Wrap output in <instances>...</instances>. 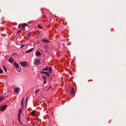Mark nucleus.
<instances>
[{
    "label": "nucleus",
    "mask_w": 126,
    "mask_h": 126,
    "mask_svg": "<svg viewBox=\"0 0 126 126\" xmlns=\"http://www.w3.org/2000/svg\"><path fill=\"white\" fill-rule=\"evenodd\" d=\"M22 112V110L21 109H19L18 110V120L20 123L21 122L20 120V116Z\"/></svg>",
    "instance_id": "f257e3e1"
},
{
    "label": "nucleus",
    "mask_w": 126,
    "mask_h": 126,
    "mask_svg": "<svg viewBox=\"0 0 126 126\" xmlns=\"http://www.w3.org/2000/svg\"><path fill=\"white\" fill-rule=\"evenodd\" d=\"M40 62V60L39 59H37L35 61V63L37 65H38Z\"/></svg>",
    "instance_id": "f03ea898"
},
{
    "label": "nucleus",
    "mask_w": 126,
    "mask_h": 126,
    "mask_svg": "<svg viewBox=\"0 0 126 126\" xmlns=\"http://www.w3.org/2000/svg\"><path fill=\"white\" fill-rule=\"evenodd\" d=\"M7 106L4 105L2 107H0V111H4L6 108Z\"/></svg>",
    "instance_id": "7ed1b4c3"
},
{
    "label": "nucleus",
    "mask_w": 126,
    "mask_h": 126,
    "mask_svg": "<svg viewBox=\"0 0 126 126\" xmlns=\"http://www.w3.org/2000/svg\"><path fill=\"white\" fill-rule=\"evenodd\" d=\"M27 26V24L26 23H24L23 25L22 28L21 29L23 31H24L25 30V26Z\"/></svg>",
    "instance_id": "20e7f679"
},
{
    "label": "nucleus",
    "mask_w": 126,
    "mask_h": 126,
    "mask_svg": "<svg viewBox=\"0 0 126 126\" xmlns=\"http://www.w3.org/2000/svg\"><path fill=\"white\" fill-rule=\"evenodd\" d=\"M41 73H43L45 75H46L48 77H49L50 76V75L47 72H44V71H41Z\"/></svg>",
    "instance_id": "39448f33"
},
{
    "label": "nucleus",
    "mask_w": 126,
    "mask_h": 126,
    "mask_svg": "<svg viewBox=\"0 0 126 126\" xmlns=\"http://www.w3.org/2000/svg\"><path fill=\"white\" fill-rule=\"evenodd\" d=\"M35 55L37 56H40L41 55V53L39 51H38L35 53Z\"/></svg>",
    "instance_id": "423d86ee"
},
{
    "label": "nucleus",
    "mask_w": 126,
    "mask_h": 126,
    "mask_svg": "<svg viewBox=\"0 0 126 126\" xmlns=\"http://www.w3.org/2000/svg\"><path fill=\"white\" fill-rule=\"evenodd\" d=\"M21 65L23 67H24L25 66L27 65L26 63L23 62H21Z\"/></svg>",
    "instance_id": "0eeeda50"
},
{
    "label": "nucleus",
    "mask_w": 126,
    "mask_h": 126,
    "mask_svg": "<svg viewBox=\"0 0 126 126\" xmlns=\"http://www.w3.org/2000/svg\"><path fill=\"white\" fill-rule=\"evenodd\" d=\"M42 41L44 42H47V43H49L50 42L49 40L45 39H42Z\"/></svg>",
    "instance_id": "6e6552de"
},
{
    "label": "nucleus",
    "mask_w": 126,
    "mask_h": 126,
    "mask_svg": "<svg viewBox=\"0 0 126 126\" xmlns=\"http://www.w3.org/2000/svg\"><path fill=\"white\" fill-rule=\"evenodd\" d=\"M19 90L20 89L19 88H17L14 90V92L16 93H18V92L19 91Z\"/></svg>",
    "instance_id": "1a4fd4ad"
},
{
    "label": "nucleus",
    "mask_w": 126,
    "mask_h": 126,
    "mask_svg": "<svg viewBox=\"0 0 126 126\" xmlns=\"http://www.w3.org/2000/svg\"><path fill=\"white\" fill-rule=\"evenodd\" d=\"M33 49V48H31L29 50H27V51H26L25 52L26 53H29L31 52Z\"/></svg>",
    "instance_id": "9d476101"
},
{
    "label": "nucleus",
    "mask_w": 126,
    "mask_h": 126,
    "mask_svg": "<svg viewBox=\"0 0 126 126\" xmlns=\"http://www.w3.org/2000/svg\"><path fill=\"white\" fill-rule=\"evenodd\" d=\"M48 68L49 69H48L49 72L50 73H52V68L51 67H49V68Z\"/></svg>",
    "instance_id": "9b49d317"
},
{
    "label": "nucleus",
    "mask_w": 126,
    "mask_h": 126,
    "mask_svg": "<svg viewBox=\"0 0 126 126\" xmlns=\"http://www.w3.org/2000/svg\"><path fill=\"white\" fill-rule=\"evenodd\" d=\"M14 65L15 66L16 68H17L18 67V64L16 63H14Z\"/></svg>",
    "instance_id": "f8f14e48"
},
{
    "label": "nucleus",
    "mask_w": 126,
    "mask_h": 126,
    "mask_svg": "<svg viewBox=\"0 0 126 126\" xmlns=\"http://www.w3.org/2000/svg\"><path fill=\"white\" fill-rule=\"evenodd\" d=\"M9 62L10 63H12L13 62V60L11 58V57H10V59L9 60Z\"/></svg>",
    "instance_id": "ddd939ff"
},
{
    "label": "nucleus",
    "mask_w": 126,
    "mask_h": 126,
    "mask_svg": "<svg viewBox=\"0 0 126 126\" xmlns=\"http://www.w3.org/2000/svg\"><path fill=\"white\" fill-rule=\"evenodd\" d=\"M74 89L73 87H72L71 89V93L72 94H74Z\"/></svg>",
    "instance_id": "4468645a"
},
{
    "label": "nucleus",
    "mask_w": 126,
    "mask_h": 126,
    "mask_svg": "<svg viewBox=\"0 0 126 126\" xmlns=\"http://www.w3.org/2000/svg\"><path fill=\"white\" fill-rule=\"evenodd\" d=\"M48 69V67L47 66H46L45 68L42 69V70L43 71H47Z\"/></svg>",
    "instance_id": "2eb2a0df"
},
{
    "label": "nucleus",
    "mask_w": 126,
    "mask_h": 126,
    "mask_svg": "<svg viewBox=\"0 0 126 126\" xmlns=\"http://www.w3.org/2000/svg\"><path fill=\"white\" fill-rule=\"evenodd\" d=\"M24 99L23 98H22V101L21 102V106L22 107H23V102Z\"/></svg>",
    "instance_id": "dca6fc26"
},
{
    "label": "nucleus",
    "mask_w": 126,
    "mask_h": 126,
    "mask_svg": "<svg viewBox=\"0 0 126 126\" xmlns=\"http://www.w3.org/2000/svg\"><path fill=\"white\" fill-rule=\"evenodd\" d=\"M39 91V90L38 89L36 90L35 92V93L36 94H37Z\"/></svg>",
    "instance_id": "f3484780"
},
{
    "label": "nucleus",
    "mask_w": 126,
    "mask_h": 126,
    "mask_svg": "<svg viewBox=\"0 0 126 126\" xmlns=\"http://www.w3.org/2000/svg\"><path fill=\"white\" fill-rule=\"evenodd\" d=\"M3 69L4 70V71L5 72H6L7 71V69L5 67L4 65H3Z\"/></svg>",
    "instance_id": "a211bd4d"
},
{
    "label": "nucleus",
    "mask_w": 126,
    "mask_h": 126,
    "mask_svg": "<svg viewBox=\"0 0 126 126\" xmlns=\"http://www.w3.org/2000/svg\"><path fill=\"white\" fill-rule=\"evenodd\" d=\"M37 27L38 28H39L40 29H42L43 28L40 25H37Z\"/></svg>",
    "instance_id": "6ab92c4d"
},
{
    "label": "nucleus",
    "mask_w": 126,
    "mask_h": 126,
    "mask_svg": "<svg viewBox=\"0 0 126 126\" xmlns=\"http://www.w3.org/2000/svg\"><path fill=\"white\" fill-rule=\"evenodd\" d=\"M48 48V47L47 46H45L44 47V48L45 49V51L47 52V51L46 50V49H47Z\"/></svg>",
    "instance_id": "aec40b11"
},
{
    "label": "nucleus",
    "mask_w": 126,
    "mask_h": 126,
    "mask_svg": "<svg viewBox=\"0 0 126 126\" xmlns=\"http://www.w3.org/2000/svg\"><path fill=\"white\" fill-rule=\"evenodd\" d=\"M42 79L44 80H46V77L44 75H43V76Z\"/></svg>",
    "instance_id": "412c9836"
},
{
    "label": "nucleus",
    "mask_w": 126,
    "mask_h": 126,
    "mask_svg": "<svg viewBox=\"0 0 126 126\" xmlns=\"http://www.w3.org/2000/svg\"><path fill=\"white\" fill-rule=\"evenodd\" d=\"M27 36L29 37H30L31 36L30 33H28L27 34Z\"/></svg>",
    "instance_id": "4be33fe9"
},
{
    "label": "nucleus",
    "mask_w": 126,
    "mask_h": 126,
    "mask_svg": "<svg viewBox=\"0 0 126 126\" xmlns=\"http://www.w3.org/2000/svg\"><path fill=\"white\" fill-rule=\"evenodd\" d=\"M21 30H19L17 32V34H19L21 32Z\"/></svg>",
    "instance_id": "5701e85b"
},
{
    "label": "nucleus",
    "mask_w": 126,
    "mask_h": 126,
    "mask_svg": "<svg viewBox=\"0 0 126 126\" xmlns=\"http://www.w3.org/2000/svg\"><path fill=\"white\" fill-rule=\"evenodd\" d=\"M3 71L2 69H0V73H3Z\"/></svg>",
    "instance_id": "b1692460"
},
{
    "label": "nucleus",
    "mask_w": 126,
    "mask_h": 126,
    "mask_svg": "<svg viewBox=\"0 0 126 126\" xmlns=\"http://www.w3.org/2000/svg\"><path fill=\"white\" fill-rule=\"evenodd\" d=\"M3 99V98L2 97H0V102Z\"/></svg>",
    "instance_id": "393cba45"
},
{
    "label": "nucleus",
    "mask_w": 126,
    "mask_h": 126,
    "mask_svg": "<svg viewBox=\"0 0 126 126\" xmlns=\"http://www.w3.org/2000/svg\"><path fill=\"white\" fill-rule=\"evenodd\" d=\"M31 113L32 114L34 115V112L33 111H32L31 112Z\"/></svg>",
    "instance_id": "a878e982"
},
{
    "label": "nucleus",
    "mask_w": 126,
    "mask_h": 126,
    "mask_svg": "<svg viewBox=\"0 0 126 126\" xmlns=\"http://www.w3.org/2000/svg\"><path fill=\"white\" fill-rule=\"evenodd\" d=\"M44 81L43 82V83L44 84H45L46 83V80H44Z\"/></svg>",
    "instance_id": "bb28decb"
},
{
    "label": "nucleus",
    "mask_w": 126,
    "mask_h": 126,
    "mask_svg": "<svg viewBox=\"0 0 126 126\" xmlns=\"http://www.w3.org/2000/svg\"><path fill=\"white\" fill-rule=\"evenodd\" d=\"M28 97H27L26 99V102L27 103L28 100Z\"/></svg>",
    "instance_id": "cd10ccee"
},
{
    "label": "nucleus",
    "mask_w": 126,
    "mask_h": 126,
    "mask_svg": "<svg viewBox=\"0 0 126 126\" xmlns=\"http://www.w3.org/2000/svg\"><path fill=\"white\" fill-rule=\"evenodd\" d=\"M50 88H51V87H49V88H48L47 89V90L46 91H48L49 90V89Z\"/></svg>",
    "instance_id": "c85d7f7f"
},
{
    "label": "nucleus",
    "mask_w": 126,
    "mask_h": 126,
    "mask_svg": "<svg viewBox=\"0 0 126 126\" xmlns=\"http://www.w3.org/2000/svg\"><path fill=\"white\" fill-rule=\"evenodd\" d=\"M22 46H21V47H22Z\"/></svg>",
    "instance_id": "c756f323"
},
{
    "label": "nucleus",
    "mask_w": 126,
    "mask_h": 126,
    "mask_svg": "<svg viewBox=\"0 0 126 126\" xmlns=\"http://www.w3.org/2000/svg\"><path fill=\"white\" fill-rule=\"evenodd\" d=\"M22 46H21V47H22Z\"/></svg>",
    "instance_id": "7c9ffc66"
}]
</instances>
